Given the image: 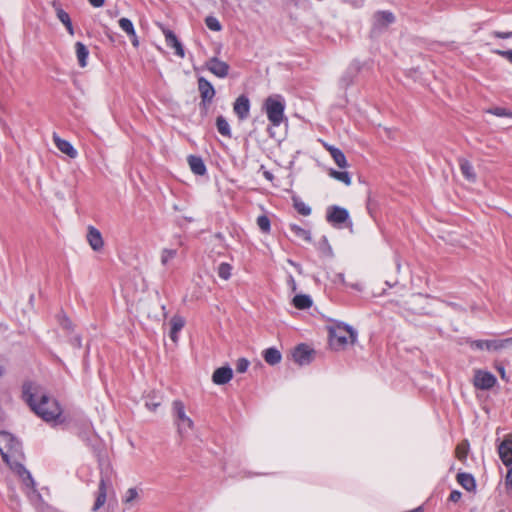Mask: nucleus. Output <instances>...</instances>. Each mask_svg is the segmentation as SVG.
Wrapping results in <instances>:
<instances>
[{
    "label": "nucleus",
    "instance_id": "nucleus-1",
    "mask_svg": "<svg viewBox=\"0 0 512 512\" xmlns=\"http://www.w3.org/2000/svg\"><path fill=\"white\" fill-rule=\"evenodd\" d=\"M0 454L3 461L21 478L30 501L33 503L41 501V494L35 487L36 484L31 473L18 461L22 455L21 443L7 431H0Z\"/></svg>",
    "mask_w": 512,
    "mask_h": 512
},
{
    "label": "nucleus",
    "instance_id": "nucleus-2",
    "mask_svg": "<svg viewBox=\"0 0 512 512\" xmlns=\"http://www.w3.org/2000/svg\"><path fill=\"white\" fill-rule=\"evenodd\" d=\"M22 395L29 407L44 421L52 422L60 418L62 410L58 402L44 392H41L34 383H24Z\"/></svg>",
    "mask_w": 512,
    "mask_h": 512
},
{
    "label": "nucleus",
    "instance_id": "nucleus-3",
    "mask_svg": "<svg viewBox=\"0 0 512 512\" xmlns=\"http://www.w3.org/2000/svg\"><path fill=\"white\" fill-rule=\"evenodd\" d=\"M348 339L352 344L357 339V332L352 326L338 322L329 328V341L334 349L344 348L349 342Z\"/></svg>",
    "mask_w": 512,
    "mask_h": 512
},
{
    "label": "nucleus",
    "instance_id": "nucleus-4",
    "mask_svg": "<svg viewBox=\"0 0 512 512\" xmlns=\"http://www.w3.org/2000/svg\"><path fill=\"white\" fill-rule=\"evenodd\" d=\"M285 106V100L279 94L269 96L265 99L263 109L273 126L278 127L283 122Z\"/></svg>",
    "mask_w": 512,
    "mask_h": 512
},
{
    "label": "nucleus",
    "instance_id": "nucleus-5",
    "mask_svg": "<svg viewBox=\"0 0 512 512\" xmlns=\"http://www.w3.org/2000/svg\"><path fill=\"white\" fill-rule=\"evenodd\" d=\"M174 423L180 436L187 434L194 426L192 419L186 414L185 405L181 400L172 402Z\"/></svg>",
    "mask_w": 512,
    "mask_h": 512
},
{
    "label": "nucleus",
    "instance_id": "nucleus-6",
    "mask_svg": "<svg viewBox=\"0 0 512 512\" xmlns=\"http://www.w3.org/2000/svg\"><path fill=\"white\" fill-rule=\"evenodd\" d=\"M499 456L503 464L508 467V473L505 478L507 490H512V439L504 440L498 448Z\"/></svg>",
    "mask_w": 512,
    "mask_h": 512
},
{
    "label": "nucleus",
    "instance_id": "nucleus-7",
    "mask_svg": "<svg viewBox=\"0 0 512 512\" xmlns=\"http://www.w3.org/2000/svg\"><path fill=\"white\" fill-rule=\"evenodd\" d=\"M109 488H112L109 470H102L96 500L92 508L93 511L99 510L105 504Z\"/></svg>",
    "mask_w": 512,
    "mask_h": 512
},
{
    "label": "nucleus",
    "instance_id": "nucleus-8",
    "mask_svg": "<svg viewBox=\"0 0 512 512\" xmlns=\"http://www.w3.org/2000/svg\"><path fill=\"white\" fill-rule=\"evenodd\" d=\"M326 220L332 226L341 228L349 220V211L344 207L332 205L327 208Z\"/></svg>",
    "mask_w": 512,
    "mask_h": 512
},
{
    "label": "nucleus",
    "instance_id": "nucleus-9",
    "mask_svg": "<svg viewBox=\"0 0 512 512\" xmlns=\"http://www.w3.org/2000/svg\"><path fill=\"white\" fill-rule=\"evenodd\" d=\"M198 90L201 97L200 105L203 107L209 106L216 94L214 86L204 77L198 78Z\"/></svg>",
    "mask_w": 512,
    "mask_h": 512
},
{
    "label": "nucleus",
    "instance_id": "nucleus-10",
    "mask_svg": "<svg viewBox=\"0 0 512 512\" xmlns=\"http://www.w3.org/2000/svg\"><path fill=\"white\" fill-rule=\"evenodd\" d=\"M497 378L494 374L485 370H476L474 374L473 384L475 388L480 390H489L495 386Z\"/></svg>",
    "mask_w": 512,
    "mask_h": 512
},
{
    "label": "nucleus",
    "instance_id": "nucleus-11",
    "mask_svg": "<svg viewBox=\"0 0 512 512\" xmlns=\"http://www.w3.org/2000/svg\"><path fill=\"white\" fill-rule=\"evenodd\" d=\"M314 354L315 351L312 348H310L307 344L301 343L294 348L292 357L297 364L300 366H305L313 361Z\"/></svg>",
    "mask_w": 512,
    "mask_h": 512
},
{
    "label": "nucleus",
    "instance_id": "nucleus-12",
    "mask_svg": "<svg viewBox=\"0 0 512 512\" xmlns=\"http://www.w3.org/2000/svg\"><path fill=\"white\" fill-rule=\"evenodd\" d=\"M251 102L247 95L241 94L233 103V111L240 121L249 117Z\"/></svg>",
    "mask_w": 512,
    "mask_h": 512
},
{
    "label": "nucleus",
    "instance_id": "nucleus-13",
    "mask_svg": "<svg viewBox=\"0 0 512 512\" xmlns=\"http://www.w3.org/2000/svg\"><path fill=\"white\" fill-rule=\"evenodd\" d=\"M206 68L212 74H214L218 78H225L229 74L230 66L228 63L220 60L218 57L210 58L206 64Z\"/></svg>",
    "mask_w": 512,
    "mask_h": 512
},
{
    "label": "nucleus",
    "instance_id": "nucleus-14",
    "mask_svg": "<svg viewBox=\"0 0 512 512\" xmlns=\"http://www.w3.org/2000/svg\"><path fill=\"white\" fill-rule=\"evenodd\" d=\"M163 33L165 36L166 45L168 47L174 49L175 55H177L180 58H184V56H185L184 47H183L182 43L179 41L176 34L170 29H164Z\"/></svg>",
    "mask_w": 512,
    "mask_h": 512
},
{
    "label": "nucleus",
    "instance_id": "nucleus-15",
    "mask_svg": "<svg viewBox=\"0 0 512 512\" xmlns=\"http://www.w3.org/2000/svg\"><path fill=\"white\" fill-rule=\"evenodd\" d=\"M395 16L392 12L383 10L374 14V29H384L390 24L394 23Z\"/></svg>",
    "mask_w": 512,
    "mask_h": 512
},
{
    "label": "nucleus",
    "instance_id": "nucleus-16",
    "mask_svg": "<svg viewBox=\"0 0 512 512\" xmlns=\"http://www.w3.org/2000/svg\"><path fill=\"white\" fill-rule=\"evenodd\" d=\"M233 377V370L229 366L217 368L212 375V381L216 385L227 384Z\"/></svg>",
    "mask_w": 512,
    "mask_h": 512
},
{
    "label": "nucleus",
    "instance_id": "nucleus-17",
    "mask_svg": "<svg viewBox=\"0 0 512 512\" xmlns=\"http://www.w3.org/2000/svg\"><path fill=\"white\" fill-rule=\"evenodd\" d=\"M87 241L94 251H100L104 246L101 232L94 226L88 227Z\"/></svg>",
    "mask_w": 512,
    "mask_h": 512
},
{
    "label": "nucleus",
    "instance_id": "nucleus-18",
    "mask_svg": "<svg viewBox=\"0 0 512 512\" xmlns=\"http://www.w3.org/2000/svg\"><path fill=\"white\" fill-rule=\"evenodd\" d=\"M54 143L56 147L64 154L69 156L70 158H76L78 155L77 150L73 147V145L65 140L54 134Z\"/></svg>",
    "mask_w": 512,
    "mask_h": 512
},
{
    "label": "nucleus",
    "instance_id": "nucleus-19",
    "mask_svg": "<svg viewBox=\"0 0 512 512\" xmlns=\"http://www.w3.org/2000/svg\"><path fill=\"white\" fill-rule=\"evenodd\" d=\"M188 164L195 175L203 176L207 172L206 165L200 156L190 155L188 157Z\"/></svg>",
    "mask_w": 512,
    "mask_h": 512
},
{
    "label": "nucleus",
    "instance_id": "nucleus-20",
    "mask_svg": "<svg viewBox=\"0 0 512 512\" xmlns=\"http://www.w3.org/2000/svg\"><path fill=\"white\" fill-rule=\"evenodd\" d=\"M53 6L55 7L56 16L59 19V21L66 27L68 33L70 35H73L74 28L69 14L66 11H64L59 5H56V3H54Z\"/></svg>",
    "mask_w": 512,
    "mask_h": 512
},
{
    "label": "nucleus",
    "instance_id": "nucleus-21",
    "mask_svg": "<svg viewBox=\"0 0 512 512\" xmlns=\"http://www.w3.org/2000/svg\"><path fill=\"white\" fill-rule=\"evenodd\" d=\"M459 167L463 177L469 182L476 181V174L473 165L464 158L459 159Z\"/></svg>",
    "mask_w": 512,
    "mask_h": 512
},
{
    "label": "nucleus",
    "instance_id": "nucleus-22",
    "mask_svg": "<svg viewBox=\"0 0 512 512\" xmlns=\"http://www.w3.org/2000/svg\"><path fill=\"white\" fill-rule=\"evenodd\" d=\"M262 356L265 362L272 366L280 363L282 359L281 352L275 347H269L265 349L262 353Z\"/></svg>",
    "mask_w": 512,
    "mask_h": 512
},
{
    "label": "nucleus",
    "instance_id": "nucleus-23",
    "mask_svg": "<svg viewBox=\"0 0 512 512\" xmlns=\"http://www.w3.org/2000/svg\"><path fill=\"white\" fill-rule=\"evenodd\" d=\"M361 68V63L358 60H354L350 63L346 72L342 76V81H346L347 76H351L350 79L346 82V86H350L354 82V79L360 72Z\"/></svg>",
    "mask_w": 512,
    "mask_h": 512
},
{
    "label": "nucleus",
    "instance_id": "nucleus-24",
    "mask_svg": "<svg viewBox=\"0 0 512 512\" xmlns=\"http://www.w3.org/2000/svg\"><path fill=\"white\" fill-rule=\"evenodd\" d=\"M457 482L467 491H473L476 488V481L472 474L460 472L457 474Z\"/></svg>",
    "mask_w": 512,
    "mask_h": 512
},
{
    "label": "nucleus",
    "instance_id": "nucleus-25",
    "mask_svg": "<svg viewBox=\"0 0 512 512\" xmlns=\"http://www.w3.org/2000/svg\"><path fill=\"white\" fill-rule=\"evenodd\" d=\"M326 148L339 168L347 167L346 156L342 150L332 145L326 146Z\"/></svg>",
    "mask_w": 512,
    "mask_h": 512
},
{
    "label": "nucleus",
    "instance_id": "nucleus-26",
    "mask_svg": "<svg viewBox=\"0 0 512 512\" xmlns=\"http://www.w3.org/2000/svg\"><path fill=\"white\" fill-rule=\"evenodd\" d=\"M75 52H76L79 66L82 68L86 67L88 57H89L88 48L82 42H76L75 43Z\"/></svg>",
    "mask_w": 512,
    "mask_h": 512
},
{
    "label": "nucleus",
    "instance_id": "nucleus-27",
    "mask_svg": "<svg viewBox=\"0 0 512 512\" xmlns=\"http://www.w3.org/2000/svg\"><path fill=\"white\" fill-rule=\"evenodd\" d=\"M292 304L299 310H305L312 306L313 301L307 294H297L293 297Z\"/></svg>",
    "mask_w": 512,
    "mask_h": 512
},
{
    "label": "nucleus",
    "instance_id": "nucleus-28",
    "mask_svg": "<svg viewBox=\"0 0 512 512\" xmlns=\"http://www.w3.org/2000/svg\"><path fill=\"white\" fill-rule=\"evenodd\" d=\"M512 343V337L502 340L496 339H486L485 340V350L488 351H498L506 347L508 344Z\"/></svg>",
    "mask_w": 512,
    "mask_h": 512
},
{
    "label": "nucleus",
    "instance_id": "nucleus-29",
    "mask_svg": "<svg viewBox=\"0 0 512 512\" xmlns=\"http://www.w3.org/2000/svg\"><path fill=\"white\" fill-rule=\"evenodd\" d=\"M216 128L222 136L231 138V136H232L231 128H230L228 121L226 120V118L224 116H222V115L217 116Z\"/></svg>",
    "mask_w": 512,
    "mask_h": 512
},
{
    "label": "nucleus",
    "instance_id": "nucleus-30",
    "mask_svg": "<svg viewBox=\"0 0 512 512\" xmlns=\"http://www.w3.org/2000/svg\"><path fill=\"white\" fill-rule=\"evenodd\" d=\"M289 230L297 238L302 239L306 242L311 241V232L309 230L304 229L297 224H290Z\"/></svg>",
    "mask_w": 512,
    "mask_h": 512
},
{
    "label": "nucleus",
    "instance_id": "nucleus-31",
    "mask_svg": "<svg viewBox=\"0 0 512 512\" xmlns=\"http://www.w3.org/2000/svg\"><path fill=\"white\" fill-rule=\"evenodd\" d=\"M329 175L331 177H333L334 179L344 183L347 186H349L351 184V176L346 171H337V170L331 169L329 172Z\"/></svg>",
    "mask_w": 512,
    "mask_h": 512
},
{
    "label": "nucleus",
    "instance_id": "nucleus-32",
    "mask_svg": "<svg viewBox=\"0 0 512 512\" xmlns=\"http://www.w3.org/2000/svg\"><path fill=\"white\" fill-rule=\"evenodd\" d=\"M185 325V319L180 315H174L170 320V330L173 334H179Z\"/></svg>",
    "mask_w": 512,
    "mask_h": 512
},
{
    "label": "nucleus",
    "instance_id": "nucleus-33",
    "mask_svg": "<svg viewBox=\"0 0 512 512\" xmlns=\"http://www.w3.org/2000/svg\"><path fill=\"white\" fill-rule=\"evenodd\" d=\"M120 28L128 35L135 36V28L133 22L128 18H120L119 21Z\"/></svg>",
    "mask_w": 512,
    "mask_h": 512
},
{
    "label": "nucleus",
    "instance_id": "nucleus-34",
    "mask_svg": "<svg viewBox=\"0 0 512 512\" xmlns=\"http://www.w3.org/2000/svg\"><path fill=\"white\" fill-rule=\"evenodd\" d=\"M232 266L227 262H222L219 264L217 273L218 276L223 280H228L232 274Z\"/></svg>",
    "mask_w": 512,
    "mask_h": 512
},
{
    "label": "nucleus",
    "instance_id": "nucleus-35",
    "mask_svg": "<svg viewBox=\"0 0 512 512\" xmlns=\"http://www.w3.org/2000/svg\"><path fill=\"white\" fill-rule=\"evenodd\" d=\"M486 112L497 117H506L512 119V111L504 107H492L489 108Z\"/></svg>",
    "mask_w": 512,
    "mask_h": 512
},
{
    "label": "nucleus",
    "instance_id": "nucleus-36",
    "mask_svg": "<svg viewBox=\"0 0 512 512\" xmlns=\"http://www.w3.org/2000/svg\"><path fill=\"white\" fill-rule=\"evenodd\" d=\"M138 497H139L138 489L135 487H132L126 491V493L122 499V502L126 505H131Z\"/></svg>",
    "mask_w": 512,
    "mask_h": 512
},
{
    "label": "nucleus",
    "instance_id": "nucleus-37",
    "mask_svg": "<svg viewBox=\"0 0 512 512\" xmlns=\"http://www.w3.org/2000/svg\"><path fill=\"white\" fill-rule=\"evenodd\" d=\"M294 208L303 216H309L311 214V208L300 199H294Z\"/></svg>",
    "mask_w": 512,
    "mask_h": 512
},
{
    "label": "nucleus",
    "instance_id": "nucleus-38",
    "mask_svg": "<svg viewBox=\"0 0 512 512\" xmlns=\"http://www.w3.org/2000/svg\"><path fill=\"white\" fill-rule=\"evenodd\" d=\"M257 225L263 233H269L271 230V222L266 215L257 217Z\"/></svg>",
    "mask_w": 512,
    "mask_h": 512
},
{
    "label": "nucleus",
    "instance_id": "nucleus-39",
    "mask_svg": "<svg viewBox=\"0 0 512 512\" xmlns=\"http://www.w3.org/2000/svg\"><path fill=\"white\" fill-rule=\"evenodd\" d=\"M205 24L212 31L218 32L222 29L221 23L214 16H207L205 18Z\"/></svg>",
    "mask_w": 512,
    "mask_h": 512
},
{
    "label": "nucleus",
    "instance_id": "nucleus-40",
    "mask_svg": "<svg viewBox=\"0 0 512 512\" xmlns=\"http://www.w3.org/2000/svg\"><path fill=\"white\" fill-rule=\"evenodd\" d=\"M319 250L325 255L331 257L333 255L332 247L330 246L328 239L323 236L319 242Z\"/></svg>",
    "mask_w": 512,
    "mask_h": 512
},
{
    "label": "nucleus",
    "instance_id": "nucleus-41",
    "mask_svg": "<svg viewBox=\"0 0 512 512\" xmlns=\"http://www.w3.org/2000/svg\"><path fill=\"white\" fill-rule=\"evenodd\" d=\"M177 255L175 249H163L161 254V263L167 265V263Z\"/></svg>",
    "mask_w": 512,
    "mask_h": 512
},
{
    "label": "nucleus",
    "instance_id": "nucleus-42",
    "mask_svg": "<svg viewBox=\"0 0 512 512\" xmlns=\"http://www.w3.org/2000/svg\"><path fill=\"white\" fill-rule=\"evenodd\" d=\"M466 343L473 350H485V340H482V339H479V340L467 339Z\"/></svg>",
    "mask_w": 512,
    "mask_h": 512
},
{
    "label": "nucleus",
    "instance_id": "nucleus-43",
    "mask_svg": "<svg viewBox=\"0 0 512 512\" xmlns=\"http://www.w3.org/2000/svg\"><path fill=\"white\" fill-rule=\"evenodd\" d=\"M250 365L246 358H239L236 363V371L238 373H245Z\"/></svg>",
    "mask_w": 512,
    "mask_h": 512
},
{
    "label": "nucleus",
    "instance_id": "nucleus-44",
    "mask_svg": "<svg viewBox=\"0 0 512 512\" xmlns=\"http://www.w3.org/2000/svg\"><path fill=\"white\" fill-rule=\"evenodd\" d=\"M60 325L66 331L73 330V323L66 315H63L62 318L60 319Z\"/></svg>",
    "mask_w": 512,
    "mask_h": 512
},
{
    "label": "nucleus",
    "instance_id": "nucleus-45",
    "mask_svg": "<svg viewBox=\"0 0 512 512\" xmlns=\"http://www.w3.org/2000/svg\"><path fill=\"white\" fill-rule=\"evenodd\" d=\"M493 53L505 58L512 64V49L511 50H494Z\"/></svg>",
    "mask_w": 512,
    "mask_h": 512
},
{
    "label": "nucleus",
    "instance_id": "nucleus-46",
    "mask_svg": "<svg viewBox=\"0 0 512 512\" xmlns=\"http://www.w3.org/2000/svg\"><path fill=\"white\" fill-rule=\"evenodd\" d=\"M70 343L75 348H81L82 346V338L80 335L76 334L70 338Z\"/></svg>",
    "mask_w": 512,
    "mask_h": 512
},
{
    "label": "nucleus",
    "instance_id": "nucleus-47",
    "mask_svg": "<svg viewBox=\"0 0 512 512\" xmlns=\"http://www.w3.org/2000/svg\"><path fill=\"white\" fill-rule=\"evenodd\" d=\"M493 36L499 39H508L512 38V31L502 32V31H494Z\"/></svg>",
    "mask_w": 512,
    "mask_h": 512
},
{
    "label": "nucleus",
    "instance_id": "nucleus-48",
    "mask_svg": "<svg viewBox=\"0 0 512 512\" xmlns=\"http://www.w3.org/2000/svg\"><path fill=\"white\" fill-rule=\"evenodd\" d=\"M462 497V493L458 490H453L449 495V500L451 502H458Z\"/></svg>",
    "mask_w": 512,
    "mask_h": 512
},
{
    "label": "nucleus",
    "instance_id": "nucleus-49",
    "mask_svg": "<svg viewBox=\"0 0 512 512\" xmlns=\"http://www.w3.org/2000/svg\"><path fill=\"white\" fill-rule=\"evenodd\" d=\"M334 282H335V283L339 282V283H341V284H343V285H347L346 280H345V275H344V273H337V274L335 275Z\"/></svg>",
    "mask_w": 512,
    "mask_h": 512
},
{
    "label": "nucleus",
    "instance_id": "nucleus-50",
    "mask_svg": "<svg viewBox=\"0 0 512 512\" xmlns=\"http://www.w3.org/2000/svg\"><path fill=\"white\" fill-rule=\"evenodd\" d=\"M88 2L95 8H100L104 5L105 0H88Z\"/></svg>",
    "mask_w": 512,
    "mask_h": 512
},
{
    "label": "nucleus",
    "instance_id": "nucleus-51",
    "mask_svg": "<svg viewBox=\"0 0 512 512\" xmlns=\"http://www.w3.org/2000/svg\"><path fill=\"white\" fill-rule=\"evenodd\" d=\"M159 406V403H153V402H146V407L150 410V411H155L157 409V407Z\"/></svg>",
    "mask_w": 512,
    "mask_h": 512
},
{
    "label": "nucleus",
    "instance_id": "nucleus-52",
    "mask_svg": "<svg viewBox=\"0 0 512 512\" xmlns=\"http://www.w3.org/2000/svg\"><path fill=\"white\" fill-rule=\"evenodd\" d=\"M347 286L351 287L354 290L362 291L363 287L360 283L347 284Z\"/></svg>",
    "mask_w": 512,
    "mask_h": 512
},
{
    "label": "nucleus",
    "instance_id": "nucleus-53",
    "mask_svg": "<svg viewBox=\"0 0 512 512\" xmlns=\"http://www.w3.org/2000/svg\"><path fill=\"white\" fill-rule=\"evenodd\" d=\"M130 39H131V42H132V45L134 47H138L139 45V41H138V37H137V34L135 33V36H129Z\"/></svg>",
    "mask_w": 512,
    "mask_h": 512
},
{
    "label": "nucleus",
    "instance_id": "nucleus-54",
    "mask_svg": "<svg viewBox=\"0 0 512 512\" xmlns=\"http://www.w3.org/2000/svg\"><path fill=\"white\" fill-rule=\"evenodd\" d=\"M447 305L453 308L454 310H460L462 309L461 306L455 302H447Z\"/></svg>",
    "mask_w": 512,
    "mask_h": 512
},
{
    "label": "nucleus",
    "instance_id": "nucleus-55",
    "mask_svg": "<svg viewBox=\"0 0 512 512\" xmlns=\"http://www.w3.org/2000/svg\"><path fill=\"white\" fill-rule=\"evenodd\" d=\"M497 370L501 374V377L504 379L505 378V368L503 366H498Z\"/></svg>",
    "mask_w": 512,
    "mask_h": 512
},
{
    "label": "nucleus",
    "instance_id": "nucleus-56",
    "mask_svg": "<svg viewBox=\"0 0 512 512\" xmlns=\"http://www.w3.org/2000/svg\"><path fill=\"white\" fill-rule=\"evenodd\" d=\"M169 336L173 342H177L178 340V334H173L172 330H170Z\"/></svg>",
    "mask_w": 512,
    "mask_h": 512
},
{
    "label": "nucleus",
    "instance_id": "nucleus-57",
    "mask_svg": "<svg viewBox=\"0 0 512 512\" xmlns=\"http://www.w3.org/2000/svg\"><path fill=\"white\" fill-rule=\"evenodd\" d=\"M264 177L268 180H272L273 179V174L269 171H265L264 172Z\"/></svg>",
    "mask_w": 512,
    "mask_h": 512
},
{
    "label": "nucleus",
    "instance_id": "nucleus-58",
    "mask_svg": "<svg viewBox=\"0 0 512 512\" xmlns=\"http://www.w3.org/2000/svg\"><path fill=\"white\" fill-rule=\"evenodd\" d=\"M79 437L82 439V440H87L88 437H87V432L86 431H82V432H79Z\"/></svg>",
    "mask_w": 512,
    "mask_h": 512
},
{
    "label": "nucleus",
    "instance_id": "nucleus-59",
    "mask_svg": "<svg viewBox=\"0 0 512 512\" xmlns=\"http://www.w3.org/2000/svg\"><path fill=\"white\" fill-rule=\"evenodd\" d=\"M5 366L0 362V377H2L5 374Z\"/></svg>",
    "mask_w": 512,
    "mask_h": 512
},
{
    "label": "nucleus",
    "instance_id": "nucleus-60",
    "mask_svg": "<svg viewBox=\"0 0 512 512\" xmlns=\"http://www.w3.org/2000/svg\"><path fill=\"white\" fill-rule=\"evenodd\" d=\"M351 76H347V80L346 81H342L341 80V84L344 86V87H347L346 86V82L350 79Z\"/></svg>",
    "mask_w": 512,
    "mask_h": 512
},
{
    "label": "nucleus",
    "instance_id": "nucleus-61",
    "mask_svg": "<svg viewBox=\"0 0 512 512\" xmlns=\"http://www.w3.org/2000/svg\"><path fill=\"white\" fill-rule=\"evenodd\" d=\"M84 427H85V429H88L90 427V423H88V422L84 423Z\"/></svg>",
    "mask_w": 512,
    "mask_h": 512
},
{
    "label": "nucleus",
    "instance_id": "nucleus-62",
    "mask_svg": "<svg viewBox=\"0 0 512 512\" xmlns=\"http://www.w3.org/2000/svg\"><path fill=\"white\" fill-rule=\"evenodd\" d=\"M216 237H217V238H222V234H221V233H218V234H216Z\"/></svg>",
    "mask_w": 512,
    "mask_h": 512
}]
</instances>
